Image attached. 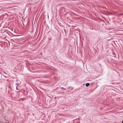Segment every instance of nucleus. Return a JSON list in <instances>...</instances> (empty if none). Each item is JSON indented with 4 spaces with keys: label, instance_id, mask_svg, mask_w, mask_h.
Instances as JSON below:
<instances>
[{
    "label": "nucleus",
    "instance_id": "obj_1",
    "mask_svg": "<svg viewBox=\"0 0 123 123\" xmlns=\"http://www.w3.org/2000/svg\"><path fill=\"white\" fill-rule=\"evenodd\" d=\"M56 46L57 47H61V43L59 42L57 43V44L56 45Z\"/></svg>",
    "mask_w": 123,
    "mask_h": 123
},
{
    "label": "nucleus",
    "instance_id": "obj_2",
    "mask_svg": "<svg viewBox=\"0 0 123 123\" xmlns=\"http://www.w3.org/2000/svg\"><path fill=\"white\" fill-rule=\"evenodd\" d=\"M90 85V83H87L86 84V87Z\"/></svg>",
    "mask_w": 123,
    "mask_h": 123
},
{
    "label": "nucleus",
    "instance_id": "obj_3",
    "mask_svg": "<svg viewBox=\"0 0 123 123\" xmlns=\"http://www.w3.org/2000/svg\"><path fill=\"white\" fill-rule=\"evenodd\" d=\"M98 37L97 36L96 37H94V38L96 39H98Z\"/></svg>",
    "mask_w": 123,
    "mask_h": 123
},
{
    "label": "nucleus",
    "instance_id": "obj_4",
    "mask_svg": "<svg viewBox=\"0 0 123 123\" xmlns=\"http://www.w3.org/2000/svg\"><path fill=\"white\" fill-rule=\"evenodd\" d=\"M61 89H63L64 90H66V88H64L63 87H62L61 88Z\"/></svg>",
    "mask_w": 123,
    "mask_h": 123
},
{
    "label": "nucleus",
    "instance_id": "obj_5",
    "mask_svg": "<svg viewBox=\"0 0 123 123\" xmlns=\"http://www.w3.org/2000/svg\"><path fill=\"white\" fill-rule=\"evenodd\" d=\"M122 123H123V121H122Z\"/></svg>",
    "mask_w": 123,
    "mask_h": 123
},
{
    "label": "nucleus",
    "instance_id": "obj_6",
    "mask_svg": "<svg viewBox=\"0 0 123 123\" xmlns=\"http://www.w3.org/2000/svg\"><path fill=\"white\" fill-rule=\"evenodd\" d=\"M16 89H17V90H18V89H17V87H16Z\"/></svg>",
    "mask_w": 123,
    "mask_h": 123
}]
</instances>
